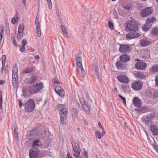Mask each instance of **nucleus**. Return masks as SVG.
I'll use <instances>...</instances> for the list:
<instances>
[{"mask_svg":"<svg viewBox=\"0 0 158 158\" xmlns=\"http://www.w3.org/2000/svg\"><path fill=\"white\" fill-rule=\"evenodd\" d=\"M136 31H131V32L126 35V38L129 40H131L139 37L140 36V35L138 32H136Z\"/></svg>","mask_w":158,"mask_h":158,"instance_id":"9d476101","label":"nucleus"},{"mask_svg":"<svg viewBox=\"0 0 158 158\" xmlns=\"http://www.w3.org/2000/svg\"><path fill=\"white\" fill-rule=\"evenodd\" d=\"M155 81L156 82V85H158V75L156 76Z\"/></svg>","mask_w":158,"mask_h":158,"instance_id":"052dcab7","label":"nucleus"},{"mask_svg":"<svg viewBox=\"0 0 158 158\" xmlns=\"http://www.w3.org/2000/svg\"><path fill=\"white\" fill-rule=\"evenodd\" d=\"M119 60L120 61L125 63L129 61L130 60V58L128 55L124 54L120 56Z\"/></svg>","mask_w":158,"mask_h":158,"instance_id":"412c9836","label":"nucleus"},{"mask_svg":"<svg viewBox=\"0 0 158 158\" xmlns=\"http://www.w3.org/2000/svg\"><path fill=\"white\" fill-rule=\"evenodd\" d=\"M98 126L100 127L103 130L104 128L102 126V125L100 122H99L98 124Z\"/></svg>","mask_w":158,"mask_h":158,"instance_id":"0e129e2a","label":"nucleus"},{"mask_svg":"<svg viewBox=\"0 0 158 158\" xmlns=\"http://www.w3.org/2000/svg\"><path fill=\"white\" fill-rule=\"evenodd\" d=\"M92 70L94 72L95 74L97 77L99 76L98 73V67L97 63H94L92 66Z\"/></svg>","mask_w":158,"mask_h":158,"instance_id":"393cba45","label":"nucleus"},{"mask_svg":"<svg viewBox=\"0 0 158 158\" xmlns=\"http://www.w3.org/2000/svg\"><path fill=\"white\" fill-rule=\"evenodd\" d=\"M147 66V64L144 62H138L135 64V68L139 70H145Z\"/></svg>","mask_w":158,"mask_h":158,"instance_id":"4468645a","label":"nucleus"},{"mask_svg":"<svg viewBox=\"0 0 158 158\" xmlns=\"http://www.w3.org/2000/svg\"><path fill=\"white\" fill-rule=\"evenodd\" d=\"M5 65V64H2V67L1 69V73H3V71L4 69V67Z\"/></svg>","mask_w":158,"mask_h":158,"instance_id":"bf43d9fd","label":"nucleus"},{"mask_svg":"<svg viewBox=\"0 0 158 158\" xmlns=\"http://www.w3.org/2000/svg\"><path fill=\"white\" fill-rule=\"evenodd\" d=\"M150 71L151 73H156L158 71V65L153 66L150 69Z\"/></svg>","mask_w":158,"mask_h":158,"instance_id":"cd10ccee","label":"nucleus"},{"mask_svg":"<svg viewBox=\"0 0 158 158\" xmlns=\"http://www.w3.org/2000/svg\"><path fill=\"white\" fill-rule=\"evenodd\" d=\"M43 84L41 82L36 83L33 84L29 89L31 94H34L40 91L43 88Z\"/></svg>","mask_w":158,"mask_h":158,"instance_id":"20e7f679","label":"nucleus"},{"mask_svg":"<svg viewBox=\"0 0 158 158\" xmlns=\"http://www.w3.org/2000/svg\"><path fill=\"white\" fill-rule=\"evenodd\" d=\"M4 28L3 25H2L0 27V40L2 39L3 35L4 33Z\"/></svg>","mask_w":158,"mask_h":158,"instance_id":"f704fd0d","label":"nucleus"},{"mask_svg":"<svg viewBox=\"0 0 158 158\" xmlns=\"http://www.w3.org/2000/svg\"><path fill=\"white\" fill-rule=\"evenodd\" d=\"M126 29L129 31H138V26L135 22L131 21L127 23Z\"/></svg>","mask_w":158,"mask_h":158,"instance_id":"423d86ee","label":"nucleus"},{"mask_svg":"<svg viewBox=\"0 0 158 158\" xmlns=\"http://www.w3.org/2000/svg\"><path fill=\"white\" fill-rule=\"evenodd\" d=\"M41 133L40 131L38 129H35L30 132V135L31 138L36 137V136H40Z\"/></svg>","mask_w":158,"mask_h":158,"instance_id":"a211bd4d","label":"nucleus"},{"mask_svg":"<svg viewBox=\"0 0 158 158\" xmlns=\"http://www.w3.org/2000/svg\"><path fill=\"white\" fill-rule=\"evenodd\" d=\"M0 92V109H2V94Z\"/></svg>","mask_w":158,"mask_h":158,"instance_id":"37998d69","label":"nucleus"},{"mask_svg":"<svg viewBox=\"0 0 158 158\" xmlns=\"http://www.w3.org/2000/svg\"><path fill=\"white\" fill-rule=\"evenodd\" d=\"M135 75L136 77L137 78L143 79L145 78L146 77L143 74L139 72H137L135 74Z\"/></svg>","mask_w":158,"mask_h":158,"instance_id":"a878e982","label":"nucleus"},{"mask_svg":"<svg viewBox=\"0 0 158 158\" xmlns=\"http://www.w3.org/2000/svg\"><path fill=\"white\" fill-rule=\"evenodd\" d=\"M118 80L122 83H127L129 81L128 77L126 75L121 74L117 77Z\"/></svg>","mask_w":158,"mask_h":158,"instance_id":"ddd939ff","label":"nucleus"},{"mask_svg":"<svg viewBox=\"0 0 158 158\" xmlns=\"http://www.w3.org/2000/svg\"><path fill=\"white\" fill-rule=\"evenodd\" d=\"M124 8L125 9H127V10H129L130 9V8L129 6H124Z\"/></svg>","mask_w":158,"mask_h":158,"instance_id":"69168bd1","label":"nucleus"},{"mask_svg":"<svg viewBox=\"0 0 158 158\" xmlns=\"http://www.w3.org/2000/svg\"><path fill=\"white\" fill-rule=\"evenodd\" d=\"M83 108L84 110L86 113L89 114H90V109L87 105L85 106L84 107H83Z\"/></svg>","mask_w":158,"mask_h":158,"instance_id":"e433bc0d","label":"nucleus"},{"mask_svg":"<svg viewBox=\"0 0 158 158\" xmlns=\"http://www.w3.org/2000/svg\"><path fill=\"white\" fill-rule=\"evenodd\" d=\"M80 107V105L77 102V101L74 102L73 103V108H74L77 109H79Z\"/></svg>","mask_w":158,"mask_h":158,"instance_id":"c9c22d12","label":"nucleus"},{"mask_svg":"<svg viewBox=\"0 0 158 158\" xmlns=\"http://www.w3.org/2000/svg\"><path fill=\"white\" fill-rule=\"evenodd\" d=\"M155 116V114L153 113L142 117L141 118V120L142 122L144 123L146 125H148L151 122V121Z\"/></svg>","mask_w":158,"mask_h":158,"instance_id":"39448f33","label":"nucleus"},{"mask_svg":"<svg viewBox=\"0 0 158 158\" xmlns=\"http://www.w3.org/2000/svg\"><path fill=\"white\" fill-rule=\"evenodd\" d=\"M156 20V18L155 17H152V18H148L146 20V22L149 25H152Z\"/></svg>","mask_w":158,"mask_h":158,"instance_id":"c85d7f7f","label":"nucleus"},{"mask_svg":"<svg viewBox=\"0 0 158 158\" xmlns=\"http://www.w3.org/2000/svg\"><path fill=\"white\" fill-rule=\"evenodd\" d=\"M2 64H5L6 61V56L5 55H3L2 57Z\"/></svg>","mask_w":158,"mask_h":158,"instance_id":"de8ad7c7","label":"nucleus"},{"mask_svg":"<svg viewBox=\"0 0 158 158\" xmlns=\"http://www.w3.org/2000/svg\"><path fill=\"white\" fill-rule=\"evenodd\" d=\"M55 91L56 93L60 96L62 97L64 96V90L60 86H56L55 88Z\"/></svg>","mask_w":158,"mask_h":158,"instance_id":"4be33fe9","label":"nucleus"},{"mask_svg":"<svg viewBox=\"0 0 158 158\" xmlns=\"http://www.w3.org/2000/svg\"><path fill=\"white\" fill-rule=\"evenodd\" d=\"M37 80V76L34 74L31 75L30 76L26 79V82L29 84H32L34 83Z\"/></svg>","mask_w":158,"mask_h":158,"instance_id":"dca6fc26","label":"nucleus"},{"mask_svg":"<svg viewBox=\"0 0 158 158\" xmlns=\"http://www.w3.org/2000/svg\"><path fill=\"white\" fill-rule=\"evenodd\" d=\"M14 135H15V138L16 139H18V134H17V132L15 133Z\"/></svg>","mask_w":158,"mask_h":158,"instance_id":"774afa93","label":"nucleus"},{"mask_svg":"<svg viewBox=\"0 0 158 158\" xmlns=\"http://www.w3.org/2000/svg\"><path fill=\"white\" fill-rule=\"evenodd\" d=\"M77 71L79 72H80V75L82 77H84L85 76V70L83 68H82L80 69L77 70Z\"/></svg>","mask_w":158,"mask_h":158,"instance_id":"72a5a7b5","label":"nucleus"},{"mask_svg":"<svg viewBox=\"0 0 158 158\" xmlns=\"http://www.w3.org/2000/svg\"><path fill=\"white\" fill-rule=\"evenodd\" d=\"M18 69L16 67H14L12 69V83L13 86L16 88L18 86Z\"/></svg>","mask_w":158,"mask_h":158,"instance_id":"7ed1b4c3","label":"nucleus"},{"mask_svg":"<svg viewBox=\"0 0 158 158\" xmlns=\"http://www.w3.org/2000/svg\"><path fill=\"white\" fill-rule=\"evenodd\" d=\"M35 23L36 26L37 36L40 37L41 36L40 28V26L39 19L37 17H36Z\"/></svg>","mask_w":158,"mask_h":158,"instance_id":"6ab92c4d","label":"nucleus"},{"mask_svg":"<svg viewBox=\"0 0 158 158\" xmlns=\"http://www.w3.org/2000/svg\"><path fill=\"white\" fill-rule=\"evenodd\" d=\"M118 44L120 45L119 50L120 52L127 53L129 52L131 50V47L128 44Z\"/></svg>","mask_w":158,"mask_h":158,"instance_id":"1a4fd4ad","label":"nucleus"},{"mask_svg":"<svg viewBox=\"0 0 158 158\" xmlns=\"http://www.w3.org/2000/svg\"><path fill=\"white\" fill-rule=\"evenodd\" d=\"M47 1L49 8L51 9L52 7V4L51 0H48Z\"/></svg>","mask_w":158,"mask_h":158,"instance_id":"09e8293b","label":"nucleus"},{"mask_svg":"<svg viewBox=\"0 0 158 158\" xmlns=\"http://www.w3.org/2000/svg\"><path fill=\"white\" fill-rule=\"evenodd\" d=\"M19 107L20 108L23 106V103L21 102V100L20 99L19 100Z\"/></svg>","mask_w":158,"mask_h":158,"instance_id":"4d7b16f0","label":"nucleus"},{"mask_svg":"<svg viewBox=\"0 0 158 158\" xmlns=\"http://www.w3.org/2000/svg\"><path fill=\"white\" fill-rule=\"evenodd\" d=\"M64 107V106L63 105L60 104L58 105V109L60 110L59 112L60 115V116L67 117L68 110Z\"/></svg>","mask_w":158,"mask_h":158,"instance_id":"9b49d317","label":"nucleus"},{"mask_svg":"<svg viewBox=\"0 0 158 158\" xmlns=\"http://www.w3.org/2000/svg\"><path fill=\"white\" fill-rule=\"evenodd\" d=\"M22 44L24 46H25L27 43V41L26 40H23L22 42Z\"/></svg>","mask_w":158,"mask_h":158,"instance_id":"5fc2aeb1","label":"nucleus"},{"mask_svg":"<svg viewBox=\"0 0 158 158\" xmlns=\"http://www.w3.org/2000/svg\"><path fill=\"white\" fill-rule=\"evenodd\" d=\"M23 35V31H18V39H20L22 37Z\"/></svg>","mask_w":158,"mask_h":158,"instance_id":"a19ab883","label":"nucleus"},{"mask_svg":"<svg viewBox=\"0 0 158 158\" xmlns=\"http://www.w3.org/2000/svg\"><path fill=\"white\" fill-rule=\"evenodd\" d=\"M61 27L62 31L64 33H67V32L66 30V27L62 25H61Z\"/></svg>","mask_w":158,"mask_h":158,"instance_id":"a18cd8bd","label":"nucleus"},{"mask_svg":"<svg viewBox=\"0 0 158 158\" xmlns=\"http://www.w3.org/2000/svg\"><path fill=\"white\" fill-rule=\"evenodd\" d=\"M67 118V116L63 117L60 116V121L61 124H65L66 123Z\"/></svg>","mask_w":158,"mask_h":158,"instance_id":"473e14b6","label":"nucleus"},{"mask_svg":"<svg viewBox=\"0 0 158 158\" xmlns=\"http://www.w3.org/2000/svg\"><path fill=\"white\" fill-rule=\"evenodd\" d=\"M152 34L153 35H156L158 34V28L155 27L152 30Z\"/></svg>","mask_w":158,"mask_h":158,"instance_id":"2f4dec72","label":"nucleus"},{"mask_svg":"<svg viewBox=\"0 0 158 158\" xmlns=\"http://www.w3.org/2000/svg\"><path fill=\"white\" fill-rule=\"evenodd\" d=\"M35 70V68L33 67L27 68L23 71V73L25 74L31 73L33 72Z\"/></svg>","mask_w":158,"mask_h":158,"instance_id":"bb28decb","label":"nucleus"},{"mask_svg":"<svg viewBox=\"0 0 158 158\" xmlns=\"http://www.w3.org/2000/svg\"><path fill=\"white\" fill-rule=\"evenodd\" d=\"M71 115L73 122H75L77 118L78 111L77 109L73 108L71 110Z\"/></svg>","mask_w":158,"mask_h":158,"instance_id":"f3484780","label":"nucleus"},{"mask_svg":"<svg viewBox=\"0 0 158 158\" xmlns=\"http://www.w3.org/2000/svg\"><path fill=\"white\" fill-rule=\"evenodd\" d=\"M108 26L111 29H113L114 28V25L112 22L110 21L108 23Z\"/></svg>","mask_w":158,"mask_h":158,"instance_id":"c03bdc74","label":"nucleus"},{"mask_svg":"<svg viewBox=\"0 0 158 158\" xmlns=\"http://www.w3.org/2000/svg\"><path fill=\"white\" fill-rule=\"evenodd\" d=\"M76 65L78 67L77 70L80 69L82 68H83L82 66V63L81 62L76 63Z\"/></svg>","mask_w":158,"mask_h":158,"instance_id":"79ce46f5","label":"nucleus"},{"mask_svg":"<svg viewBox=\"0 0 158 158\" xmlns=\"http://www.w3.org/2000/svg\"><path fill=\"white\" fill-rule=\"evenodd\" d=\"M152 7H147L142 10L140 12V15L143 18H145L150 15L153 12Z\"/></svg>","mask_w":158,"mask_h":158,"instance_id":"0eeeda50","label":"nucleus"},{"mask_svg":"<svg viewBox=\"0 0 158 158\" xmlns=\"http://www.w3.org/2000/svg\"><path fill=\"white\" fill-rule=\"evenodd\" d=\"M133 105L136 107H140L142 105L141 100L138 97H134L133 100Z\"/></svg>","mask_w":158,"mask_h":158,"instance_id":"aec40b11","label":"nucleus"},{"mask_svg":"<svg viewBox=\"0 0 158 158\" xmlns=\"http://www.w3.org/2000/svg\"><path fill=\"white\" fill-rule=\"evenodd\" d=\"M25 46H22L21 47H20V51L22 52H23L25 51Z\"/></svg>","mask_w":158,"mask_h":158,"instance_id":"603ef678","label":"nucleus"},{"mask_svg":"<svg viewBox=\"0 0 158 158\" xmlns=\"http://www.w3.org/2000/svg\"><path fill=\"white\" fill-rule=\"evenodd\" d=\"M95 135L96 137L99 139H100L101 138V133L99 131H97L95 132Z\"/></svg>","mask_w":158,"mask_h":158,"instance_id":"58836bf2","label":"nucleus"},{"mask_svg":"<svg viewBox=\"0 0 158 158\" xmlns=\"http://www.w3.org/2000/svg\"><path fill=\"white\" fill-rule=\"evenodd\" d=\"M24 26L23 24H20L19 27L18 31H23Z\"/></svg>","mask_w":158,"mask_h":158,"instance_id":"ea45409f","label":"nucleus"},{"mask_svg":"<svg viewBox=\"0 0 158 158\" xmlns=\"http://www.w3.org/2000/svg\"><path fill=\"white\" fill-rule=\"evenodd\" d=\"M11 22L13 24H15L16 23L17 21L16 20V19L15 18H13L11 19Z\"/></svg>","mask_w":158,"mask_h":158,"instance_id":"864d4df0","label":"nucleus"},{"mask_svg":"<svg viewBox=\"0 0 158 158\" xmlns=\"http://www.w3.org/2000/svg\"><path fill=\"white\" fill-rule=\"evenodd\" d=\"M14 132L15 133L17 132L18 128L17 126H15V124L14 125Z\"/></svg>","mask_w":158,"mask_h":158,"instance_id":"13d9d810","label":"nucleus"},{"mask_svg":"<svg viewBox=\"0 0 158 158\" xmlns=\"http://www.w3.org/2000/svg\"><path fill=\"white\" fill-rule=\"evenodd\" d=\"M150 130L154 135H158V128L154 125H151L150 126Z\"/></svg>","mask_w":158,"mask_h":158,"instance_id":"b1692460","label":"nucleus"},{"mask_svg":"<svg viewBox=\"0 0 158 158\" xmlns=\"http://www.w3.org/2000/svg\"><path fill=\"white\" fill-rule=\"evenodd\" d=\"M71 143L73 148V156L76 157H78L80 154L81 151L80 148H79V142H76L74 140H72Z\"/></svg>","mask_w":158,"mask_h":158,"instance_id":"f03ea898","label":"nucleus"},{"mask_svg":"<svg viewBox=\"0 0 158 158\" xmlns=\"http://www.w3.org/2000/svg\"><path fill=\"white\" fill-rule=\"evenodd\" d=\"M152 26V25H149L146 22L145 24L144 25L142 29L143 31H147L149 29L150 27Z\"/></svg>","mask_w":158,"mask_h":158,"instance_id":"7c9ffc66","label":"nucleus"},{"mask_svg":"<svg viewBox=\"0 0 158 158\" xmlns=\"http://www.w3.org/2000/svg\"><path fill=\"white\" fill-rule=\"evenodd\" d=\"M154 148L157 152H158V145H153Z\"/></svg>","mask_w":158,"mask_h":158,"instance_id":"e2e57ef3","label":"nucleus"},{"mask_svg":"<svg viewBox=\"0 0 158 158\" xmlns=\"http://www.w3.org/2000/svg\"><path fill=\"white\" fill-rule=\"evenodd\" d=\"M81 57H77L76 58V63L81 62Z\"/></svg>","mask_w":158,"mask_h":158,"instance_id":"8fccbe9b","label":"nucleus"},{"mask_svg":"<svg viewBox=\"0 0 158 158\" xmlns=\"http://www.w3.org/2000/svg\"><path fill=\"white\" fill-rule=\"evenodd\" d=\"M87 152L86 151H84L83 153V155L86 158H88V156L87 154Z\"/></svg>","mask_w":158,"mask_h":158,"instance_id":"6e6d98bb","label":"nucleus"},{"mask_svg":"<svg viewBox=\"0 0 158 158\" xmlns=\"http://www.w3.org/2000/svg\"><path fill=\"white\" fill-rule=\"evenodd\" d=\"M119 97L123 101V103L126 105V100L125 98L122 96L121 95H119Z\"/></svg>","mask_w":158,"mask_h":158,"instance_id":"49530a36","label":"nucleus"},{"mask_svg":"<svg viewBox=\"0 0 158 158\" xmlns=\"http://www.w3.org/2000/svg\"><path fill=\"white\" fill-rule=\"evenodd\" d=\"M82 105L83 106V107H84V106H86L87 105L86 102H85L84 101H83V102H82Z\"/></svg>","mask_w":158,"mask_h":158,"instance_id":"338daca9","label":"nucleus"},{"mask_svg":"<svg viewBox=\"0 0 158 158\" xmlns=\"http://www.w3.org/2000/svg\"><path fill=\"white\" fill-rule=\"evenodd\" d=\"M127 64L122 62L119 61H117L115 63V66L118 70L125 69L126 68Z\"/></svg>","mask_w":158,"mask_h":158,"instance_id":"2eb2a0df","label":"nucleus"},{"mask_svg":"<svg viewBox=\"0 0 158 158\" xmlns=\"http://www.w3.org/2000/svg\"><path fill=\"white\" fill-rule=\"evenodd\" d=\"M30 158H37L39 156L40 151L35 148H31L29 152Z\"/></svg>","mask_w":158,"mask_h":158,"instance_id":"6e6552de","label":"nucleus"},{"mask_svg":"<svg viewBox=\"0 0 158 158\" xmlns=\"http://www.w3.org/2000/svg\"><path fill=\"white\" fill-rule=\"evenodd\" d=\"M142 82L141 81L133 82L131 84V88L136 90H140L142 88Z\"/></svg>","mask_w":158,"mask_h":158,"instance_id":"f8f14e48","label":"nucleus"},{"mask_svg":"<svg viewBox=\"0 0 158 158\" xmlns=\"http://www.w3.org/2000/svg\"><path fill=\"white\" fill-rule=\"evenodd\" d=\"M35 106V102L32 99H29L23 105L25 111L27 112L33 111Z\"/></svg>","mask_w":158,"mask_h":158,"instance_id":"f257e3e1","label":"nucleus"},{"mask_svg":"<svg viewBox=\"0 0 158 158\" xmlns=\"http://www.w3.org/2000/svg\"><path fill=\"white\" fill-rule=\"evenodd\" d=\"M152 42L147 39H141L140 40L139 44L142 47H145L151 44Z\"/></svg>","mask_w":158,"mask_h":158,"instance_id":"5701e85b","label":"nucleus"},{"mask_svg":"<svg viewBox=\"0 0 158 158\" xmlns=\"http://www.w3.org/2000/svg\"><path fill=\"white\" fill-rule=\"evenodd\" d=\"M57 18L60 21V23H62V19L61 18V16H57Z\"/></svg>","mask_w":158,"mask_h":158,"instance_id":"680f3d73","label":"nucleus"},{"mask_svg":"<svg viewBox=\"0 0 158 158\" xmlns=\"http://www.w3.org/2000/svg\"><path fill=\"white\" fill-rule=\"evenodd\" d=\"M39 143L40 140L39 139H36L33 142L32 147L33 148H35L36 146L38 147H41L42 145Z\"/></svg>","mask_w":158,"mask_h":158,"instance_id":"c756f323","label":"nucleus"},{"mask_svg":"<svg viewBox=\"0 0 158 158\" xmlns=\"http://www.w3.org/2000/svg\"><path fill=\"white\" fill-rule=\"evenodd\" d=\"M146 109L145 107H140L139 108H136L135 110L137 111L138 112H140L142 111H143Z\"/></svg>","mask_w":158,"mask_h":158,"instance_id":"4c0bfd02","label":"nucleus"},{"mask_svg":"<svg viewBox=\"0 0 158 158\" xmlns=\"http://www.w3.org/2000/svg\"><path fill=\"white\" fill-rule=\"evenodd\" d=\"M22 91L23 92V95L25 97H26L27 96V94L26 90L25 89H23Z\"/></svg>","mask_w":158,"mask_h":158,"instance_id":"3c124183","label":"nucleus"}]
</instances>
